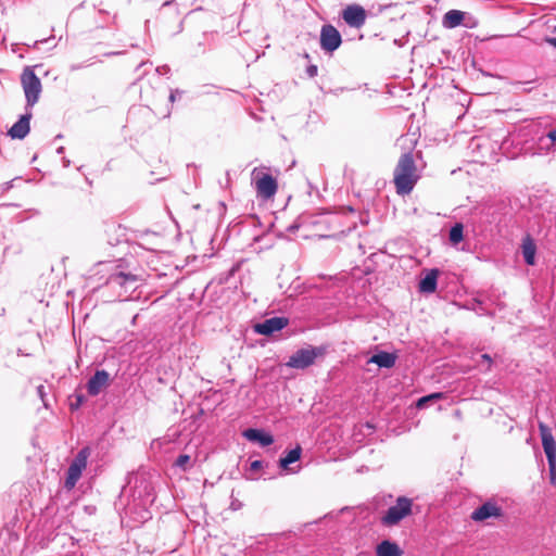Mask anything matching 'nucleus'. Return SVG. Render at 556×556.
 <instances>
[{
    "label": "nucleus",
    "instance_id": "f257e3e1",
    "mask_svg": "<svg viewBox=\"0 0 556 556\" xmlns=\"http://www.w3.org/2000/svg\"><path fill=\"white\" fill-rule=\"evenodd\" d=\"M419 175L413 159L412 153L407 152L401 155L394 168V185L399 194H408L417 180Z\"/></svg>",
    "mask_w": 556,
    "mask_h": 556
},
{
    "label": "nucleus",
    "instance_id": "f03ea898",
    "mask_svg": "<svg viewBox=\"0 0 556 556\" xmlns=\"http://www.w3.org/2000/svg\"><path fill=\"white\" fill-rule=\"evenodd\" d=\"M251 180L258 198L271 199L278 189L277 180L262 168L255 167L251 173Z\"/></svg>",
    "mask_w": 556,
    "mask_h": 556
},
{
    "label": "nucleus",
    "instance_id": "7ed1b4c3",
    "mask_svg": "<svg viewBox=\"0 0 556 556\" xmlns=\"http://www.w3.org/2000/svg\"><path fill=\"white\" fill-rule=\"evenodd\" d=\"M21 84L25 93L26 106L33 108L38 102L42 91L41 81L34 73L33 67L24 68L21 75Z\"/></svg>",
    "mask_w": 556,
    "mask_h": 556
},
{
    "label": "nucleus",
    "instance_id": "20e7f679",
    "mask_svg": "<svg viewBox=\"0 0 556 556\" xmlns=\"http://www.w3.org/2000/svg\"><path fill=\"white\" fill-rule=\"evenodd\" d=\"M413 502L410 498L405 496H400L396 500V504L389 507V509L383 515L381 521L386 526H395L402 519L410 515L412 513Z\"/></svg>",
    "mask_w": 556,
    "mask_h": 556
},
{
    "label": "nucleus",
    "instance_id": "39448f33",
    "mask_svg": "<svg viewBox=\"0 0 556 556\" xmlns=\"http://www.w3.org/2000/svg\"><path fill=\"white\" fill-rule=\"evenodd\" d=\"M89 455H90L89 448L84 447L77 453V455L71 463L68 470H67V476H66V479L64 482V486L67 490H72L76 485L77 481L81 477L83 470L87 467V460H88Z\"/></svg>",
    "mask_w": 556,
    "mask_h": 556
},
{
    "label": "nucleus",
    "instance_id": "423d86ee",
    "mask_svg": "<svg viewBox=\"0 0 556 556\" xmlns=\"http://www.w3.org/2000/svg\"><path fill=\"white\" fill-rule=\"evenodd\" d=\"M503 516L504 510L495 501H486L471 513V519L478 522H483L490 518L500 519Z\"/></svg>",
    "mask_w": 556,
    "mask_h": 556
},
{
    "label": "nucleus",
    "instance_id": "0eeeda50",
    "mask_svg": "<svg viewBox=\"0 0 556 556\" xmlns=\"http://www.w3.org/2000/svg\"><path fill=\"white\" fill-rule=\"evenodd\" d=\"M341 42V35L334 26L328 24L321 27L320 47L324 51L331 53L340 47Z\"/></svg>",
    "mask_w": 556,
    "mask_h": 556
},
{
    "label": "nucleus",
    "instance_id": "6e6552de",
    "mask_svg": "<svg viewBox=\"0 0 556 556\" xmlns=\"http://www.w3.org/2000/svg\"><path fill=\"white\" fill-rule=\"evenodd\" d=\"M366 11L359 4H350L342 11L344 22L354 28H361L366 22Z\"/></svg>",
    "mask_w": 556,
    "mask_h": 556
},
{
    "label": "nucleus",
    "instance_id": "1a4fd4ad",
    "mask_svg": "<svg viewBox=\"0 0 556 556\" xmlns=\"http://www.w3.org/2000/svg\"><path fill=\"white\" fill-rule=\"evenodd\" d=\"M317 357L316 349H301L289 357L287 366L296 369H304L311 366Z\"/></svg>",
    "mask_w": 556,
    "mask_h": 556
},
{
    "label": "nucleus",
    "instance_id": "9d476101",
    "mask_svg": "<svg viewBox=\"0 0 556 556\" xmlns=\"http://www.w3.org/2000/svg\"><path fill=\"white\" fill-rule=\"evenodd\" d=\"M539 430L547 463L556 462V442L554 440L551 428L545 424L540 422Z\"/></svg>",
    "mask_w": 556,
    "mask_h": 556
},
{
    "label": "nucleus",
    "instance_id": "9b49d317",
    "mask_svg": "<svg viewBox=\"0 0 556 556\" xmlns=\"http://www.w3.org/2000/svg\"><path fill=\"white\" fill-rule=\"evenodd\" d=\"M138 281L139 279L136 275L125 274L123 271L114 273L108 279V283L112 288L119 287L125 289V292L135 290L138 287Z\"/></svg>",
    "mask_w": 556,
    "mask_h": 556
},
{
    "label": "nucleus",
    "instance_id": "f8f14e48",
    "mask_svg": "<svg viewBox=\"0 0 556 556\" xmlns=\"http://www.w3.org/2000/svg\"><path fill=\"white\" fill-rule=\"evenodd\" d=\"M288 325V320L283 317H271L258 323L254 326L255 332L264 336L273 334Z\"/></svg>",
    "mask_w": 556,
    "mask_h": 556
},
{
    "label": "nucleus",
    "instance_id": "ddd939ff",
    "mask_svg": "<svg viewBox=\"0 0 556 556\" xmlns=\"http://www.w3.org/2000/svg\"><path fill=\"white\" fill-rule=\"evenodd\" d=\"M110 383V375L105 370H97L87 383V391L90 395H98Z\"/></svg>",
    "mask_w": 556,
    "mask_h": 556
},
{
    "label": "nucleus",
    "instance_id": "4468645a",
    "mask_svg": "<svg viewBox=\"0 0 556 556\" xmlns=\"http://www.w3.org/2000/svg\"><path fill=\"white\" fill-rule=\"evenodd\" d=\"M31 118V113L26 112L21 118L13 124V126L9 130V135L13 139H24L29 132V121Z\"/></svg>",
    "mask_w": 556,
    "mask_h": 556
},
{
    "label": "nucleus",
    "instance_id": "2eb2a0df",
    "mask_svg": "<svg viewBox=\"0 0 556 556\" xmlns=\"http://www.w3.org/2000/svg\"><path fill=\"white\" fill-rule=\"evenodd\" d=\"M556 151V128L548 130L538 139V153L546 155Z\"/></svg>",
    "mask_w": 556,
    "mask_h": 556
},
{
    "label": "nucleus",
    "instance_id": "dca6fc26",
    "mask_svg": "<svg viewBox=\"0 0 556 556\" xmlns=\"http://www.w3.org/2000/svg\"><path fill=\"white\" fill-rule=\"evenodd\" d=\"M242 434L247 440L257 442L261 446H268L274 442L273 435L258 429L250 428L244 430Z\"/></svg>",
    "mask_w": 556,
    "mask_h": 556
},
{
    "label": "nucleus",
    "instance_id": "f3484780",
    "mask_svg": "<svg viewBox=\"0 0 556 556\" xmlns=\"http://www.w3.org/2000/svg\"><path fill=\"white\" fill-rule=\"evenodd\" d=\"M439 270L431 269L419 282V291L424 293H433L437 289Z\"/></svg>",
    "mask_w": 556,
    "mask_h": 556
},
{
    "label": "nucleus",
    "instance_id": "a211bd4d",
    "mask_svg": "<svg viewBox=\"0 0 556 556\" xmlns=\"http://www.w3.org/2000/svg\"><path fill=\"white\" fill-rule=\"evenodd\" d=\"M368 363L376 364L382 368H391L395 364V356L388 352H379V353L372 355L368 359Z\"/></svg>",
    "mask_w": 556,
    "mask_h": 556
},
{
    "label": "nucleus",
    "instance_id": "6ab92c4d",
    "mask_svg": "<svg viewBox=\"0 0 556 556\" xmlns=\"http://www.w3.org/2000/svg\"><path fill=\"white\" fill-rule=\"evenodd\" d=\"M377 556H402V551L397 544L390 541H382L377 545Z\"/></svg>",
    "mask_w": 556,
    "mask_h": 556
},
{
    "label": "nucleus",
    "instance_id": "aec40b11",
    "mask_svg": "<svg viewBox=\"0 0 556 556\" xmlns=\"http://www.w3.org/2000/svg\"><path fill=\"white\" fill-rule=\"evenodd\" d=\"M521 249H522V255H523L525 262L528 265H531V266L534 265L535 264L536 247L530 237H527L523 239Z\"/></svg>",
    "mask_w": 556,
    "mask_h": 556
},
{
    "label": "nucleus",
    "instance_id": "412c9836",
    "mask_svg": "<svg viewBox=\"0 0 556 556\" xmlns=\"http://www.w3.org/2000/svg\"><path fill=\"white\" fill-rule=\"evenodd\" d=\"M464 20V12L458 10H450L444 14L443 26L446 28H454L462 24Z\"/></svg>",
    "mask_w": 556,
    "mask_h": 556
},
{
    "label": "nucleus",
    "instance_id": "4be33fe9",
    "mask_svg": "<svg viewBox=\"0 0 556 556\" xmlns=\"http://www.w3.org/2000/svg\"><path fill=\"white\" fill-rule=\"evenodd\" d=\"M300 456H301V447L300 446L289 451L285 457L280 458V460H279L280 468H282L283 470L293 472L292 469L289 468V466L291 464L298 462L300 459Z\"/></svg>",
    "mask_w": 556,
    "mask_h": 556
},
{
    "label": "nucleus",
    "instance_id": "5701e85b",
    "mask_svg": "<svg viewBox=\"0 0 556 556\" xmlns=\"http://www.w3.org/2000/svg\"><path fill=\"white\" fill-rule=\"evenodd\" d=\"M444 397H445V394L442 393V392H435V393L428 394L426 396L420 397L417 401L416 407L419 408V409H422V408L427 407L428 404L437 402V401L442 400Z\"/></svg>",
    "mask_w": 556,
    "mask_h": 556
},
{
    "label": "nucleus",
    "instance_id": "b1692460",
    "mask_svg": "<svg viewBox=\"0 0 556 556\" xmlns=\"http://www.w3.org/2000/svg\"><path fill=\"white\" fill-rule=\"evenodd\" d=\"M464 227L462 224H455L450 230V241L453 244H458L464 239Z\"/></svg>",
    "mask_w": 556,
    "mask_h": 556
},
{
    "label": "nucleus",
    "instance_id": "393cba45",
    "mask_svg": "<svg viewBox=\"0 0 556 556\" xmlns=\"http://www.w3.org/2000/svg\"><path fill=\"white\" fill-rule=\"evenodd\" d=\"M191 457L187 454L179 455L175 462V465L186 471L190 467Z\"/></svg>",
    "mask_w": 556,
    "mask_h": 556
},
{
    "label": "nucleus",
    "instance_id": "a878e982",
    "mask_svg": "<svg viewBox=\"0 0 556 556\" xmlns=\"http://www.w3.org/2000/svg\"><path fill=\"white\" fill-rule=\"evenodd\" d=\"M492 365V358L489 354H482L480 356V361L478 362V366L484 367V370H490Z\"/></svg>",
    "mask_w": 556,
    "mask_h": 556
},
{
    "label": "nucleus",
    "instance_id": "bb28decb",
    "mask_svg": "<svg viewBox=\"0 0 556 556\" xmlns=\"http://www.w3.org/2000/svg\"><path fill=\"white\" fill-rule=\"evenodd\" d=\"M549 467V481L552 484H556V462L548 463Z\"/></svg>",
    "mask_w": 556,
    "mask_h": 556
},
{
    "label": "nucleus",
    "instance_id": "cd10ccee",
    "mask_svg": "<svg viewBox=\"0 0 556 556\" xmlns=\"http://www.w3.org/2000/svg\"><path fill=\"white\" fill-rule=\"evenodd\" d=\"M472 309L475 312H477L479 315H483L485 314V311L484 308L482 307V302L481 301H477V306L472 307Z\"/></svg>",
    "mask_w": 556,
    "mask_h": 556
},
{
    "label": "nucleus",
    "instance_id": "c85d7f7f",
    "mask_svg": "<svg viewBox=\"0 0 556 556\" xmlns=\"http://www.w3.org/2000/svg\"><path fill=\"white\" fill-rule=\"evenodd\" d=\"M307 74L311 76V77H314L317 75V66L316 65H311L307 67Z\"/></svg>",
    "mask_w": 556,
    "mask_h": 556
},
{
    "label": "nucleus",
    "instance_id": "c756f323",
    "mask_svg": "<svg viewBox=\"0 0 556 556\" xmlns=\"http://www.w3.org/2000/svg\"><path fill=\"white\" fill-rule=\"evenodd\" d=\"M262 468V462L261 460H254L251 463V469L252 470H258Z\"/></svg>",
    "mask_w": 556,
    "mask_h": 556
},
{
    "label": "nucleus",
    "instance_id": "7c9ffc66",
    "mask_svg": "<svg viewBox=\"0 0 556 556\" xmlns=\"http://www.w3.org/2000/svg\"><path fill=\"white\" fill-rule=\"evenodd\" d=\"M51 40H52V38H47V39H42V40H36V41L34 42V46H33V47H34V48H38L40 45H42V43H48V42H49V41H51Z\"/></svg>",
    "mask_w": 556,
    "mask_h": 556
},
{
    "label": "nucleus",
    "instance_id": "2f4dec72",
    "mask_svg": "<svg viewBox=\"0 0 556 556\" xmlns=\"http://www.w3.org/2000/svg\"><path fill=\"white\" fill-rule=\"evenodd\" d=\"M43 390H45L43 386H39V387L37 388L38 395L40 396V399H41L42 401H45V391H43Z\"/></svg>",
    "mask_w": 556,
    "mask_h": 556
},
{
    "label": "nucleus",
    "instance_id": "473e14b6",
    "mask_svg": "<svg viewBox=\"0 0 556 556\" xmlns=\"http://www.w3.org/2000/svg\"><path fill=\"white\" fill-rule=\"evenodd\" d=\"M545 41L556 49V38H546Z\"/></svg>",
    "mask_w": 556,
    "mask_h": 556
},
{
    "label": "nucleus",
    "instance_id": "72a5a7b5",
    "mask_svg": "<svg viewBox=\"0 0 556 556\" xmlns=\"http://www.w3.org/2000/svg\"><path fill=\"white\" fill-rule=\"evenodd\" d=\"M64 166H65V167H68V166H70V161H68V160H64Z\"/></svg>",
    "mask_w": 556,
    "mask_h": 556
},
{
    "label": "nucleus",
    "instance_id": "f704fd0d",
    "mask_svg": "<svg viewBox=\"0 0 556 556\" xmlns=\"http://www.w3.org/2000/svg\"><path fill=\"white\" fill-rule=\"evenodd\" d=\"M170 101H175V94L172 92L169 96Z\"/></svg>",
    "mask_w": 556,
    "mask_h": 556
},
{
    "label": "nucleus",
    "instance_id": "c9c22d12",
    "mask_svg": "<svg viewBox=\"0 0 556 556\" xmlns=\"http://www.w3.org/2000/svg\"><path fill=\"white\" fill-rule=\"evenodd\" d=\"M62 151H63V148H62V147L58 149V152H59V153H62Z\"/></svg>",
    "mask_w": 556,
    "mask_h": 556
},
{
    "label": "nucleus",
    "instance_id": "e433bc0d",
    "mask_svg": "<svg viewBox=\"0 0 556 556\" xmlns=\"http://www.w3.org/2000/svg\"><path fill=\"white\" fill-rule=\"evenodd\" d=\"M554 31H556V26H555V28H554Z\"/></svg>",
    "mask_w": 556,
    "mask_h": 556
}]
</instances>
